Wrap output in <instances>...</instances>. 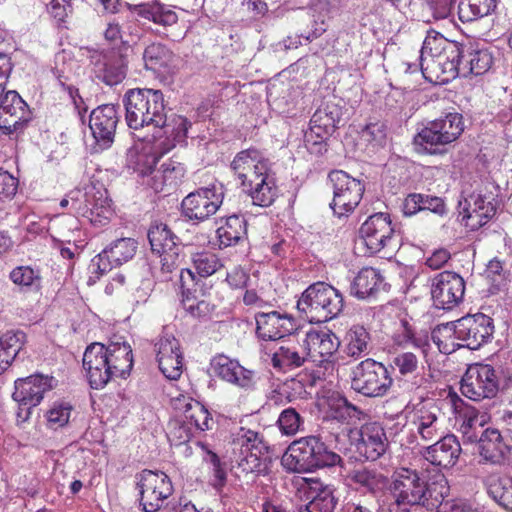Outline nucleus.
I'll use <instances>...</instances> for the list:
<instances>
[{"instance_id":"obj_26","label":"nucleus","mask_w":512,"mask_h":512,"mask_svg":"<svg viewBox=\"0 0 512 512\" xmlns=\"http://www.w3.org/2000/svg\"><path fill=\"white\" fill-rule=\"evenodd\" d=\"M455 411V426L466 442H476L481 434V429L488 421L486 413H482L475 407L465 404L460 398L453 400Z\"/></svg>"},{"instance_id":"obj_10","label":"nucleus","mask_w":512,"mask_h":512,"mask_svg":"<svg viewBox=\"0 0 512 512\" xmlns=\"http://www.w3.org/2000/svg\"><path fill=\"white\" fill-rule=\"evenodd\" d=\"M360 236L371 254L384 249L394 251L400 242L390 215L382 212L375 213L365 220L360 227Z\"/></svg>"},{"instance_id":"obj_2","label":"nucleus","mask_w":512,"mask_h":512,"mask_svg":"<svg viewBox=\"0 0 512 512\" xmlns=\"http://www.w3.org/2000/svg\"><path fill=\"white\" fill-rule=\"evenodd\" d=\"M123 105L129 128L138 130L152 126L163 130L166 137L159 139L156 144L161 154L185 142L190 122L180 115L167 117L164 96L160 90L130 89L124 95Z\"/></svg>"},{"instance_id":"obj_63","label":"nucleus","mask_w":512,"mask_h":512,"mask_svg":"<svg viewBox=\"0 0 512 512\" xmlns=\"http://www.w3.org/2000/svg\"><path fill=\"white\" fill-rule=\"evenodd\" d=\"M352 478L356 483L369 490H374L379 484V476L366 469L354 471Z\"/></svg>"},{"instance_id":"obj_11","label":"nucleus","mask_w":512,"mask_h":512,"mask_svg":"<svg viewBox=\"0 0 512 512\" xmlns=\"http://www.w3.org/2000/svg\"><path fill=\"white\" fill-rule=\"evenodd\" d=\"M351 385L358 393L379 397L387 393L392 385V378L382 363L367 358L353 369Z\"/></svg>"},{"instance_id":"obj_17","label":"nucleus","mask_w":512,"mask_h":512,"mask_svg":"<svg viewBox=\"0 0 512 512\" xmlns=\"http://www.w3.org/2000/svg\"><path fill=\"white\" fill-rule=\"evenodd\" d=\"M348 436L351 444L368 460L378 459L388 447L384 428L378 422H365L360 428H351Z\"/></svg>"},{"instance_id":"obj_35","label":"nucleus","mask_w":512,"mask_h":512,"mask_svg":"<svg viewBox=\"0 0 512 512\" xmlns=\"http://www.w3.org/2000/svg\"><path fill=\"white\" fill-rule=\"evenodd\" d=\"M174 406L183 414L184 422L193 425L197 430L205 431L211 428L210 413L200 402L181 395L174 399Z\"/></svg>"},{"instance_id":"obj_5","label":"nucleus","mask_w":512,"mask_h":512,"mask_svg":"<svg viewBox=\"0 0 512 512\" xmlns=\"http://www.w3.org/2000/svg\"><path fill=\"white\" fill-rule=\"evenodd\" d=\"M297 308L310 322H326L342 311L343 296L329 284L314 283L302 293Z\"/></svg>"},{"instance_id":"obj_25","label":"nucleus","mask_w":512,"mask_h":512,"mask_svg":"<svg viewBox=\"0 0 512 512\" xmlns=\"http://www.w3.org/2000/svg\"><path fill=\"white\" fill-rule=\"evenodd\" d=\"M118 120L117 109L112 104L101 105L91 112L89 127L100 150L113 143Z\"/></svg>"},{"instance_id":"obj_1","label":"nucleus","mask_w":512,"mask_h":512,"mask_svg":"<svg viewBox=\"0 0 512 512\" xmlns=\"http://www.w3.org/2000/svg\"><path fill=\"white\" fill-rule=\"evenodd\" d=\"M492 56L487 49H469L462 54L455 42L437 32H429L420 51L422 76L435 84H446L459 74L481 75L488 71Z\"/></svg>"},{"instance_id":"obj_55","label":"nucleus","mask_w":512,"mask_h":512,"mask_svg":"<svg viewBox=\"0 0 512 512\" xmlns=\"http://www.w3.org/2000/svg\"><path fill=\"white\" fill-rule=\"evenodd\" d=\"M342 0H319L316 5V10L319 11L318 21H316L317 27L312 32V38H317L322 35L326 29V20L331 19L339 9Z\"/></svg>"},{"instance_id":"obj_3","label":"nucleus","mask_w":512,"mask_h":512,"mask_svg":"<svg viewBox=\"0 0 512 512\" xmlns=\"http://www.w3.org/2000/svg\"><path fill=\"white\" fill-rule=\"evenodd\" d=\"M493 333L492 318L478 313L438 326L432 332V340L441 353L450 354L459 347L476 350L487 343Z\"/></svg>"},{"instance_id":"obj_38","label":"nucleus","mask_w":512,"mask_h":512,"mask_svg":"<svg viewBox=\"0 0 512 512\" xmlns=\"http://www.w3.org/2000/svg\"><path fill=\"white\" fill-rule=\"evenodd\" d=\"M251 420V415L241 419L242 426L237 438L240 444L239 467L246 473H253L256 469V454L253 453V449L256 447V431L248 427Z\"/></svg>"},{"instance_id":"obj_57","label":"nucleus","mask_w":512,"mask_h":512,"mask_svg":"<svg viewBox=\"0 0 512 512\" xmlns=\"http://www.w3.org/2000/svg\"><path fill=\"white\" fill-rule=\"evenodd\" d=\"M157 174H161L163 184L166 186H176L185 175L184 166L176 161L168 160L157 170Z\"/></svg>"},{"instance_id":"obj_8","label":"nucleus","mask_w":512,"mask_h":512,"mask_svg":"<svg viewBox=\"0 0 512 512\" xmlns=\"http://www.w3.org/2000/svg\"><path fill=\"white\" fill-rule=\"evenodd\" d=\"M390 492L395 504L403 509L425 506L430 498L426 481L415 470L407 468L394 472Z\"/></svg>"},{"instance_id":"obj_53","label":"nucleus","mask_w":512,"mask_h":512,"mask_svg":"<svg viewBox=\"0 0 512 512\" xmlns=\"http://www.w3.org/2000/svg\"><path fill=\"white\" fill-rule=\"evenodd\" d=\"M393 342L395 345L399 347H409L412 346L415 350L420 352L422 355H425L427 346L426 341L416 338L413 334L412 328L409 322L406 319L401 320V328L394 333Z\"/></svg>"},{"instance_id":"obj_60","label":"nucleus","mask_w":512,"mask_h":512,"mask_svg":"<svg viewBox=\"0 0 512 512\" xmlns=\"http://www.w3.org/2000/svg\"><path fill=\"white\" fill-rule=\"evenodd\" d=\"M503 270L502 263L499 260H491L487 265L486 279L490 281L491 287L489 292L491 294L496 293L505 286V275H502Z\"/></svg>"},{"instance_id":"obj_64","label":"nucleus","mask_w":512,"mask_h":512,"mask_svg":"<svg viewBox=\"0 0 512 512\" xmlns=\"http://www.w3.org/2000/svg\"><path fill=\"white\" fill-rule=\"evenodd\" d=\"M18 181L7 171L0 170V198H10L15 195Z\"/></svg>"},{"instance_id":"obj_29","label":"nucleus","mask_w":512,"mask_h":512,"mask_svg":"<svg viewBox=\"0 0 512 512\" xmlns=\"http://www.w3.org/2000/svg\"><path fill=\"white\" fill-rule=\"evenodd\" d=\"M261 360L278 372H286L300 367L305 358L294 347L279 345L276 342L261 343Z\"/></svg>"},{"instance_id":"obj_14","label":"nucleus","mask_w":512,"mask_h":512,"mask_svg":"<svg viewBox=\"0 0 512 512\" xmlns=\"http://www.w3.org/2000/svg\"><path fill=\"white\" fill-rule=\"evenodd\" d=\"M499 380L495 369L488 364L470 365L462 377L461 393L470 400L481 401L496 396Z\"/></svg>"},{"instance_id":"obj_33","label":"nucleus","mask_w":512,"mask_h":512,"mask_svg":"<svg viewBox=\"0 0 512 512\" xmlns=\"http://www.w3.org/2000/svg\"><path fill=\"white\" fill-rule=\"evenodd\" d=\"M341 344L342 352L347 357L357 360L369 355L372 339L370 332L364 325L354 324L346 330Z\"/></svg>"},{"instance_id":"obj_45","label":"nucleus","mask_w":512,"mask_h":512,"mask_svg":"<svg viewBox=\"0 0 512 512\" xmlns=\"http://www.w3.org/2000/svg\"><path fill=\"white\" fill-rule=\"evenodd\" d=\"M487 491L495 502L512 512V476L490 477Z\"/></svg>"},{"instance_id":"obj_56","label":"nucleus","mask_w":512,"mask_h":512,"mask_svg":"<svg viewBox=\"0 0 512 512\" xmlns=\"http://www.w3.org/2000/svg\"><path fill=\"white\" fill-rule=\"evenodd\" d=\"M277 423L282 434L293 436L301 430L304 421L294 408H287L280 413Z\"/></svg>"},{"instance_id":"obj_40","label":"nucleus","mask_w":512,"mask_h":512,"mask_svg":"<svg viewBox=\"0 0 512 512\" xmlns=\"http://www.w3.org/2000/svg\"><path fill=\"white\" fill-rule=\"evenodd\" d=\"M278 196L275 171L272 164L258 161V206H270Z\"/></svg>"},{"instance_id":"obj_15","label":"nucleus","mask_w":512,"mask_h":512,"mask_svg":"<svg viewBox=\"0 0 512 512\" xmlns=\"http://www.w3.org/2000/svg\"><path fill=\"white\" fill-rule=\"evenodd\" d=\"M136 478L142 510L158 511L173 492L170 478L164 472L152 470H143Z\"/></svg>"},{"instance_id":"obj_51","label":"nucleus","mask_w":512,"mask_h":512,"mask_svg":"<svg viewBox=\"0 0 512 512\" xmlns=\"http://www.w3.org/2000/svg\"><path fill=\"white\" fill-rule=\"evenodd\" d=\"M192 263L201 277H209L223 267L221 259L208 251L197 252L192 256Z\"/></svg>"},{"instance_id":"obj_54","label":"nucleus","mask_w":512,"mask_h":512,"mask_svg":"<svg viewBox=\"0 0 512 512\" xmlns=\"http://www.w3.org/2000/svg\"><path fill=\"white\" fill-rule=\"evenodd\" d=\"M333 417L353 428L365 419L366 414L346 400H340L333 412Z\"/></svg>"},{"instance_id":"obj_49","label":"nucleus","mask_w":512,"mask_h":512,"mask_svg":"<svg viewBox=\"0 0 512 512\" xmlns=\"http://www.w3.org/2000/svg\"><path fill=\"white\" fill-rule=\"evenodd\" d=\"M281 454V449L276 445H269L258 439V475L270 474Z\"/></svg>"},{"instance_id":"obj_30","label":"nucleus","mask_w":512,"mask_h":512,"mask_svg":"<svg viewBox=\"0 0 512 512\" xmlns=\"http://www.w3.org/2000/svg\"><path fill=\"white\" fill-rule=\"evenodd\" d=\"M294 329L292 319L278 311H258V338L276 342Z\"/></svg>"},{"instance_id":"obj_22","label":"nucleus","mask_w":512,"mask_h":512,"mask_svg":"<svg viewBox=\"0 0 512 512\" xmlns=\"http://www.w3.org/2000/svg\"><path fill=\"white\" fill-rule=\"evenodd\" d=\"M465 283L463 278L451 271H444L433 278L431 295L434 305L439 309H451L464 296Z\"/></svg>"},{"instance_id":"obj_58","label":"nucleus","mask_w":512,"mask_h":512,"mask_svg":"<svg viewBox=\"0 0 512 512\" xmlns=\"http://www.w3.org/2000/svg\"><path fill=\"white\" fill-rule=\"evenodd\" d=\"M360 139L373 145L380 146L386 139V126L382 122H371L360 132Z\"/></svg>"},{"instance_id":"obj_61","label":"nucleus","mask_w":512,"mask_h":512,"mask_svg":"<svg viewBox=\"0 0 512 512\" xmlns=\"http://www.w3.org/2000/svg\"><path fill=\"white\" fill-rule=\"evenodd\" d=\"M458 16L459 19L465 22H473L481 18L486 17L481 9H478L476 3L472 0H460L458 4Z\"/></svg>"},{"instance_id":"obj_24","label":"nucleus","mask_w":512,"mask_h":512,"mask_svg":"<svg viewBox=\"0 0 512 512\" xmlns=\"http://www.w3.org/2000/svg\"><path fill=\"white\" fill-rule=\"evenodd\" d=\"M105 353V345L98 342L89 345L84 352L83 367L93 389H101L115 378Z\"/></svg>"},{"instance_id":"obj_50","label":"nucleus","mask_w":512,"mask_h":512,"mask_svg":"<svg viewBox=\"0 0 512 512\" xmlns=\"http://www.w3.org/2000/svg\"><path fill=\"white\" fill-rule=\"evenodd\" d=\"M73 406L66 401H55L46 412L47 426L58 430L69 423Z\"/></svg>"},{"instance_id":"obj_39","label":"nucleus","mask_w":512,"mask_h":512,"mask_svg":"<svg viewBox=\"0 0 512 512\" xmlns=\"http://www.w3.org/2000/svg\"><path fill=\"white\" fill-rule=\"evenodd\" d=\"M129 10L143 19L164 27L172 26L178 21L176 12L159 2L129 5Z\"/></svg>"},{"instance_id":"obj_46","label":"nucleus","mask_w":512,"mask_h":512,"mask_svg":"<svg viewBox=\"0 0 512 512\" xmlns=\"http://www.w3.org/2000/svg\"><path fill=\"white\" fill-rule=\"evenodd\" d=\"M219 239V247L226 248L235 245L246 234V223L244 219L233 215L227 218L224 225L220 226L217 231Z\"/></svg>"},{"instance_id":"obj_19","label":"nucleus","mask_w":512,"mask_h":512,"mask_svg":"<svg viewBox=\"0 0 512 512\" xmlns=\"http://www.w3.org/2000/svg\"><path fill=\"white\" fill-rule=\"evenodd\" d=\"M497 200L493 194L472 193L459 202L461 221L471 230L488 223L496 214Z\"/></svg>"},{"instance_id":"obj_23","label":"nucleus","mask_w":512,"mask_h":512,"mask_svg":"<svg viewBox=\"0 0 512 512\" xmlns=\"http://www.w3.org/2000/svg\"><path fill=\"white\" fill-rule=\"evenodd\" d=\"M137 248V242L132 238L117 239L92 259L90 268L93 273L98 274V277L104 275L113 267L131 260Z\"/></svg>"},{"instance_id":"obj_48","label":"nucleus","mask_w":512,"mask_h":512,"mask_svg":"<svg viewBox=\"0 0 512 512\" xmlns=\"http://www.w3.org/2000/svg\"><path fill=\"white\" fill-rule=\"evenodd\" d=\"M9 279L22 292L38 291L41 288V275L39 270L30 266L15 267L9 274Z\"/></svg>"},{"instance_id":"obj_13","label":"nucleus","mask_w":512,"mask_h":512,"mask_svg":"<svg viewBox=\"0 0 512 512\" xmlns=\"http://www.w3.org/2000/svg\"><path fill=\"white\" fill-rule=\"evenodd\" d=\"M411 431L424 441H433L445 434L444 417L432 401H421L407 410Z\"/></svg>"},{"instance_id":"obj_32","label":"nucleus","mask_w":512,"mask_h":512,"mask_svg":"<svg viewBox=\"0 0 512 512\" xmlns=\"http://www.w3.org/2000/svg\"><path fill=\"white\" fill-rule=\"evenodd\" d=\"M438 439L439 441L426 448L425 459L436 466H453L461 452L459 441L454 435H442Z\"/></svg>"},{"instance_id":"obj_7","label":"nucleus","mask_w":512,"mask_h":512,"mask_svg":"<svg viewBox=\"0 0 512 512\" xmlns=\"http://www.w3.org/2000/svg\"><path fill=\"white\" fill-rule=\"evenodd\" d=\"M70 204L76 215L85 218L95 227L107 225L113 215L107 190L94 185L85 187L84 191H71L60 201L63 209Z\"/></svg>"},{"instance_id":"obj_21","label":"nucleus","mask_w":512,"mask_h":512,"mask_svg":"<svg viewBox=\"0 0 512 512\" xmlns=\"http://www.w3.org/2000/svg\"><path fill=\"white\" fill-rule=\"evenodd\" d=\"M156 361L162 374L169 380H177L183 372V352L174 335L163 333L154 343Z\"/></svg>"},{"instance_id":"obj_34","label":"nucleus","mask_w":512,"mask_h":512,"mask_svg":"<svg viewBox=\"0 0 512 512\" xmlns=\"http://www.w3.org/2000/svg\"><path fill=\"white\" fill-rule=\"evenodd\" d=\"M385 282L380 272L374 268L366 267L361 269L351 284V295L358 299L375 297L385 289Z\"/></svg>"},{"instance_id":"obj_44","label":"nucleus","mask_w":512,"mask_h":512,"mask_svg":"<svg viewBox=\"0 0 512 512\" xmlns=\"http://www.w3.org/2000/svg\"><path fill=\"white\" fill-rule=\"evenodd\" d=\"M310 501L306 506L308 512H333L336 498L330 486H323L320 482H313L309 492Z\"/></svg>"},{"instance_id":"obj_47","label":"nucleus","mask_w":512,"mask_h":512,"mask_svg":"<svg viewBox=\"0 0 512 512\" xmlns=\"http://www.w3.org/2000/svg\"><path fill=\"white\" fill-rule=\"evenodd\" d=\"M148 239L151 250L156 254H162L169 250H175L180 247L176 243L177 237L165 224H155L148 230Z\"/></svg>"},{"instance_id":"obj_52","label":"nucleus","mask_w":512,"mask_h":512,"mask_svg":"<svg viewBox=\"0 0 512 512\" xmlns=\"http://www.w3.org/2000/svg\"><path fill=\"white\" fill-rule=\"evenodd\" d=\"M391 367L402 377L414 375L420 367L419 355L414 351H401L391 360Z\"/></svg>"},{"instance_id":"obj_20","label":"nucleus","mask_w":512,"mask_h":512,"mask_svg":"<svg viewBox=\"0 0 512 512\" xmlns=\"http://www.w3.org/2000/svg\"><path fill=\"white\" fill-rule=\"evenodd\" d=\"M128 53L123 50H109L94 52L91 55V63L95 77L108 86H114L126 77Z\"/></svg>"},{"instance_id":"obj_43","label":"nucleus","mask_w":512,"mask_h":512,"mask_svg":"<svg viewBox=\"0 0 512 512\" xmlns=\"http://www.w3.org/2000/svg\"><path fill=\"white\" fill-rule=\"evenodd\" d=\"M143 61L147 69L167 73L173 67L175 55L165 45L152 43L143 52Z\"/></svg>"},{"instance_id":"obj_41","label":"nucleus","mask_w":512,"mask_h":512,"mask_svg":"<svg viewBox=\"0 0 512 512\" xmlns=\"http://www.w3.org/2000/svg\"><path fill=\"white\" fill-rule=\"evenodd\" d=\"M476 442L478 443V452L484 461L496 464L503 459L506 446L497 429L487 428L481 432Z\"/></svg>"},{"instance_id":"obj_27","label":"nucleus","mask_w":512,"mask_h":512,"mask_svg":"<svg viewBox=\"0 0 512 512\" xmlns=\"http://www.w3.org/2000/svg\"><path fill=\"white\" fill-rule=\"evenodd\" d=\"M53 382V377L42 374L17 379L12 397L18 404L37 406L43 400L45 393L53 389Z\"/></svg>"},{"instance_id":"obj_62","label":"nucleus","mask_w":512,"mask_h":512,"mask_svg":"<svg viewBox=\"0 0 512 512\" xmlns=\"http://www.w3.org/2000/svg\"><path fill=\"white\" fill-rule=\"evenodd\" d=\"M181 247L176 248L175 250H169L163 252L162 254H158L160 257L161 271L165 274L172 273L176 270L181 262L182 256L180 254Z\"/></svg>"},{"instance_id":"obj_18","label":"nucleus","mask_w":512,"mask_h":512,"mask_svg":"<svg viewBox=\"0 0 512 512\" xmlns=\"http://www.w3.org/2000/svg\"><path fill=\"white\" fill-rule=\"evenodd\" d=\"M32 120L28 104L15 90H8L0 98V130L5 135L18 133Z\"/></svg>"},{"instance_id":"obj_16","label":"nucleus","mask_w":512,"mask_h":512,"mask_svg":"<svg viewBox=\"0 0 512 512\" xmlns=\"http://www.w3.org/2000/svg\"><path fill=\"white\" fill-rule=\"evenodd\" d=\"M223 200L222 187L213 184L188 194L181 203L182 213L189 220L198 222L208 219L220 208Z\"/></svg>"},{"instance_id":"obj_59","label":"nucleus","mask_w":512,"mask_h":512,"mask_svg":"<svg viewBox=\"0 0 512 512\" xmlns=\"http://www.w3.org/2000/svg\"><path fill=\"white\" fill-rule=\"evenodd\" d=\"M125 35L126 30L116 21L109 22L104 32V37L108 42L112 44L121 43L117 50H123L124 53H128L130 51V40L126 39Z\"/></svg>"},{"instance_id":"obj_28","label":"nucleus","mask_w":512,"mask_h":512,"mask_svg":"<svg viewBox=\"0 0 512 512\" xmlns=\"http://www.w3.org/2000/svg\"><path fill=\"white\" fill-rule=\"evenodd\" d=\"M307 358L317 364L328 362L340 347V340L329 330H311L307 332L304 344Z\"/></svg>"},{"instance_id":"obj_42","label":"nucleus","mask_w":512,"mask_h":512,"mask_svg":"<svg viewBox=\"0 0 512 512\" xmlns=\"http://www.w3.org/2000/svg\"><path fill=\"white\" fill-rule=\"evenodd\" d=\"M27 341L21 330L7 331L0 336V374L8 369Z\"/></svg>"},{"instance_id":"obj_12","label":"nucleus","mask_w":512,"mask_h":512,"mask_svg":"<svg viewBox=\"0 0 512 512\" xmlns=\"http://www.w3.org/2000/svg\"><path fill=\"white\" fill-rule=\"evenodd\" d=\"M342 118V107L333 101L323 103L310 120L309 131L305 133V142L312 152L321 153L325 149V140L335 131Z\"/></svg>"},{"instance_id":"obj_31","label":"nucleus","mask_w":512,"mask_h":512,"mask_svg":"<svg viewBox=\"0 0 512 512\" xmlns=\"http://www.w3.org/2000/svg\"><path fill=\"white\" fill-rule=\"evenodd\" d=\"M210 374L220 380L247 387L250 385L253 372L246 370L236 360L225 355H218L211 361Z\"/></svg>"},{"instance_id":"obj_9","label":"nucleus","mask_w":512,"mask_h":512,"mask_svg":"<svg viewBox=\"0 0 512 512\" xmlns=\"http://www.w3.org/2000/svg\"><path fill=\"white\" fill-rule=\"evenodd\" d=\"M332 184L333 199L330 207L338 217L348 216L359 205L365 187L364 184L342 170H334L329 174Z\"/></svg>"},{"instance_id":"obj_37","label":"nucleus","mask_w":512,"mask_h":512,"mask_svg":"<svg viewBox=\"0 0 512 512\" xmlns=\"http://www.w3.org/2000/svg\"><path fill=\"white\" fill-rule=\"evenodd\" d=\"M106 356L115 378H126L133 367L131 346L125 341H112L105 346Z\"/></svg>"},{"instance_id":"obj_36","label":"nucleus","mask_w":512,"mask_h":512,"mask_svg":"<svg viewBox=\"0 0 512 512\" xmlns=\"http://www.w3.org/2000/svg\"><path fill=\"white\" fill-rule=\"evenodd\" d=\"M231 167L241 182L243 191L252 198L254 202L253 182L256 178V150L247 149L239 152L232 161Z\"/></svg>"},{"instance_id":"obj_4","label":"nucleus","mask_w":512,"mask_h":512,"mask_svg":"<svg viewBox=\"0 0 512 512\" xmlns=\"http://www.w3.org/2000/svg\"><path fill=\"white\" fill-rule=\"evenodd\" d=\"M340 461V456L328 450L315 436L295 440L281 457V464L291 472H310L317 468L334 466Z\"/></svg>"},{"instance_id":"obj_6","label":"nucleus","mask_w":512,"mask_h":512,"mask_svg":"<svg viewBox=\"0 0 512 512\" xmlns=\"http://www.w3.org/2000/svg\"><path fill=\"white\" fill-rule=\"evenodd\" d=\"M463 131V116L457 112L447 113L433 121H429L414 136L415 149L419 153H440L442 147L456 141Z\"/></svg>"}]
</instances>
